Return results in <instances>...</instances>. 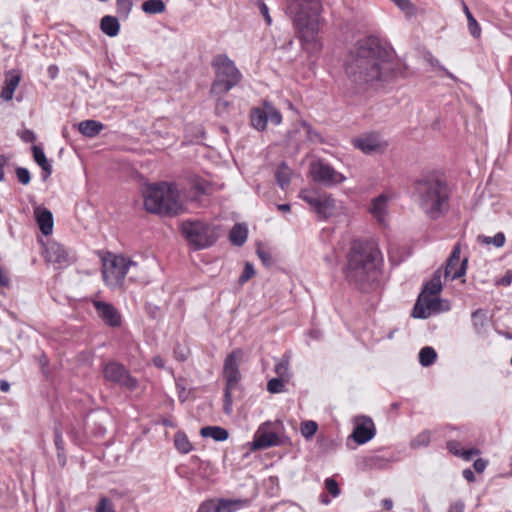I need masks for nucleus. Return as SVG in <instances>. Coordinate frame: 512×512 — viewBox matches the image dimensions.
I'll use <instances>...</instances> for the list:
<instances>
[{"mask_svg": "<svg viewBox=\"0 0 512 512\" xmlns=\"http://www.w3.org/2000/svg\"><path fill=\"white\" fill-rule=\"evenodd\" d=\"M344 70L357 93L392 81L397 75L396 64L379 38L367 36L349 49Z\"/></svg>", "mask_w": 512, "mask_h": 512, "instance_id": "obj_1", "label": "nucleus"}, {"mask_svg": "<svg viewBox=\"0 0 512 512\" xmlns=\"http://www.w3.org/2000/svg\"><path fill=\"white\" fill-rule=\"evenodd\" d=\"M381 252L371 241L354 240L346 254L345 279L357 289L365 290L377 275Z\"/></svg>", "mask_w": 512, "mask_h": 512, "instance_id": "obj_2", "label": "nucleus"}, {"mask_svg": "<svg viewBox=\"0 0 512 512\" xmlns=\"http://www.w3.org/2000/svg\"><path fill=\"white\" fill-rule=\"evenodd\" d=\"M320 9L319 0H287V12L293 20L301 44L311 54L318 53L322 48L318 36Z\"/></svg>", "mask_w": 512, "mask_h": 512, "instance_id": "obj_3", "label": "nucleus"}, {"mask_svg": "<svg viewBox=\"0 0 512 512\" xmlns=\"http://www.w3.org/2000/svg\"><path fill=\"white\" fill-rule=\"evenodd\" d=\"M414 196L420 209L431 220H438L449 211L451 190L446 180L434 173L415 180Z\"/></svg>", "mask_w": 512, "mask_h": 512, "instance_id": "obj_4", "label": "nucleus"}, {"mask_svg": "<svg viewBox=\"0 0 512 512\" xmlns=\"http://www.w3.org/2000/svg\"><path fill=\"white\" fill-rule=\"evenodd\" d=\"M144 207L148 212L173 216L182 211L179 193L174 184H149L143 191Z\"/></svg>", "mask_w": 512, "mask_h": 512, "instance_id": "obj_5", "label": "nucleus"}, {"mask_svg": "<svg viewBox=\"0 0 512 512\" xmlns=\"http://www.w3.org/2000/svg\"><path fill=\"white\" fill-rule=\"evenodd\" d=\"M211 65L215 73V79L210 88L212 96L225 95L242 79L241 72L227 55H217Z\"/></svg>", "mask_w": 512, "mask_h": 512, "instance_id": "obj_6", "label": "nucleus"}, {"mask_svg": "<svg viewBox=\"0 0 512 512\" xmlns=\"http://www.w3.org/2000/svg\"><path fill=\"white\" fill-rule=\"evenodd\" d=\"M181 233L194 250L209 248L218 239L217 227L200 220L182 222Z\"/></svg>", "mask_w": 512, "mask_h": 512, "instance_id": "obj_7", "label": "nucleus"}, {"mask_svg": "<svg viewBox=\"0 0 512 512\" xmlns=\"http://www.w3.org/2000/svg\"><path fill=\"white\" fill-rule=\"evenodd\" d=\"M244 352L242 349H235L229 353L223 365V377L225 379L224 389V410L229 413L232 406V391L237 387L241 380V373L239 370Z\"/></svg>", "mask_w": 512, "mask_h": 512, "instance_id": "obj_8", "label": "nucleus"}, {"mask_svg": "<svg viewBox=\"0 0 512 512\" xmlns=\"http://www.w3.org/2000/svg\"><path fill=\"white\" fill-rule=\"evenodd\" d=\"M308 173L314 183L327 188L338 186L346 180V176L335 170L324 159H316L310 162Z\"/></svg>", "mask_w": 512, "mask_h": 512, "instance_id": "obj_9", "label": "nucleus"}, {"mask_svg": "<svg viewBox=\"0 0 512 512\" xmlns=\"http://www.w3.org/2000/svg\"><path fill=\"white\" fill-rule=\"evenodd\" d=\"M300 198L317 214L319 219H328L338 213L339 206L330 194H318L313 191H302Z\"/></svg>", "mask_w": 512, "mask_h": 512, "instance_id": "obj_10", "label": "nucleus"}, {"mask_svg": "<svg viewBox=\"0 0 512 512\" xmlns=\"http://www.w3.org/2000/svg\"><path fill=\"white\" fill-rule=\"evenodd\" d=\"M131 266H136V263L124 256H114L104 264L103 278L106 284L112 288L120 287Z\"/></svg>", "mask_w": 512, "mask_h": 512, "instance_id": "obj_11", "label": "nucleus"}, {"mask_svg": "<svg viewBox=\"0 0 512 512\" xmlns=\"http://www.w3.org/2000/svg\"><path fill=\"white\" fill-rule=\"evenodd\" d=\"M103 373L105 379L130 391H134L138 387L137 379L131 376L125 366L118 362H109L106 364Z\"/></svg>", "mask_w": 512, "mask_h": 512, "instance_id": "obj_12", "label": "nucleus"}, {"mask_svg": "<svg viewBox=\"0 0 512 512\" xmlns=\"http://www.w3.org/2000/svg\"><path fill=\"white\" fill-rule=\"evenodd\" d=\"M355 148L361 150L365 154L383 153L388 147V143L377 132L363 133L359 137L352 140Z\"/></svg>", "mask_w": 512, "mask_h": 512, "instance_id": "obj_13", "label": "nucleus"}, {"mask_svg": "<svg viewBox=\"0 0 512 512\" xmlns=\"http://www.w3.org/2000/svg\"><path fill=\"white\" fill-rule=\"evenodd\" d=\"M461 244L456 243L452 249L450 256L446 261L444 276L450 277L452 280L461 278L466 274L468 258H464L460 262Z\"/></svg>", "mask_w": 512, "mask_h": 512, "instance_id": "obj_14", "label": "nucleus"}, {"mask_svg": "<svg viewBox=\"0 0 512 512\" xmlns=\"http://www.w3.org/2000/svg\"><path fill=\"white\" fill-rule=\"evenodd\" d=\"M376 433L375 425L371 418L361 416L356 418L354 429L350 437L358 445H363L371 440Z\"/></svg>", "mask_w": 512, "mask_h": 512, "instance_id": "obj_15", "label": "nucleus"}, {"mask_svg": "<svg viewBox=\"0 0 512 512\" xmlns=\"http://www.w3.org/2000/svg\"><path fill=\"white\" fill-rule=\"evenodd\" d=\"M285 444V441L277 433L262 426L256 431L253 441L246 444V448H266Z\"/></svg>", "mask_w": 512, "mask_h": 512, "instance_id": "obj_16", "label": "nucleus"}, {"mask_svg": "<svg viewBox=\"0 0 512 512\" xmlns=\"http://www.w3.org/2000/svg\"><path fill=\"white\" fill-rule=\"evenodd\" d=\"M93 306L98 316L106 325L110 327H119L121 325V314L111 303L94 300Z\"/></svg>", "mask_w": 512, "mask_h": 512, "instance_id": "obj_17", "label": "nucleus"}, {"mask_svg": "<svg viewBox=\"0 0 512 512\" xmlns=\"http://www.w3.org/2000/svg\"><path fill=\"white\" fill-rule=\"evenodd\" d=\"M46 259L59 267L68 266L74 261L69 251L63 245L55 242L47 246Z\"/></svg>", "mask_w": 512, "mask_h": 512, "instance_id": "obj_18", "label": "nucleus"}, {"mask_svg": "<svg viewBox=\"0 0 512 512\" xmlns=\"http://www.w3.org/2000/svg\"><path fill=\"white\" fill-rule=\"evenodd\" d=\"M388 211V196L380 194L371 201L369 212L380 223H385V217Z\"/></svg>", "mask_w": 512, "mask_h": 512, "instance_id": "obj_19", "label": "nucleus"}, {"mask_svg": "<svg viewBox=\"0 0 512 512\" xmlns=\"http://www.w3.org/2000/svg\"><path fill=\"white\" fill-rule=\"evenodd\" d=\"M34 214H35L36 221H37L40 231L45 236L50 235L53 230L52 212L50 210H48L47 208L38 206L35 208Z\"/></svg>", "mask_w": 512, "mask_h": 512, "instance_id": "obj_20", "label": "nucleus"}, {"mask_svg": "<svg viewBox=\"0 0 512 512\" xmlns=\"http://www.w3.org/2000/svg\"><path fill=\"white\" fill-rule=\"evenodd\" d=\"M21 76L18 72L12 70L6 74L4 86L1 91V98L4 101H10L13 98L14 92L18 87Z\"/></svg>", "mask_w": 512, "mask_h": 512, "instance_id": "obj_21", "label": "nucleus"}, {"mask_svg": "<svg viewBox=\"0 0 512 512\" xmlns=\"http://www.w3.org/2000/svg\"><path fill=\"white\" fill-rule=\"evenodd\" d=\"M33 159L42 169V179L47 180L52 174V165L46 158L43 149L37 145L32 147Z\"/></svg>", "mask_w": 512, "mask_h": 512, "instance_id": "obj_22", "label": "nucleus"}, {"mask_svg": "<svg viewBox=\"0 0 512 512\" xmlns=\"http://www.w3.org/2000/svg\"><path fill=\"white\" fill-rule=\"evenodd\" d=\"M249 501L247 499H217L216 512H236L241 508L247 506Z\"/></svg>", "mask_w": 512, "mask_h": 512, "instance_id": "obj_23", "label": "nucleus"}, {"mask_svg": "<svg viewBox=\"0 0 512 512\" xmlns=\"http://www.w3.org/2000/svg\"><path fill=\"white\" fill-rule=\"evenodd\" d=\"M100 29L105 35L109 37L117 36L120 30L118 18L111 15L102 17L100 21Z\"/></svg>", "mask_w": 512, "mask_h": 512, "instance_id": "obj_24", "label": "nucleus"}, {"mask_svg": "<svg viewBox=\"0 0 512 512\" xmlns=\"http://www.w3.org/2000/svg\"><path fill=\"white\" fill-rule=\"evenodd\" d=\"M250 121L256 130L264 131L268 123L265 106L263 108H253L250 112Z\"/></svg>", "mask_w": 512, "mask_h": 512, "instance_id": "obj_25", "label": "nucleus"}, {"mask_svg": "<svg viewBox=\"0 0 512 512\" xmlns=\"http://www.w3.org/2000/svg\"><path fill=\"white\" fill-rule=\"evenodd\" d=\"M103 124L96 120H84L79 123V131L86 137H95L103 129Z\"/></svg>", "mask_w": 512, "mask_h": 512, "instance_id": "obj_26", "label": "nucleus"}, {"mask_svg": "<svg viewBox=\"0 0 512 512\" xmlns=\"http://www.w3.org/2000/svg\"><path fill=\"white\" fill-rule=\"evenodd\" d=\"M200 434L204 438H212L215 441H224L228 438L229 433L225 428L220 426H206L201 428Z\"/></svg>", "mask_w": 512, "mask_h": 512, "instance_id": "obj_27", "label": "nucleus"}, {"mask_svg": "<svg viewBox=\"0 0 512 512\" xmlns=\"http://www.w3.org/2000/svg\"><path fill=\"white\" fill-rule=\"evenodd\" d=\"M248 236L247 227L243 224H235L229 233V239L235 246H242Z\"/></svg>", "mask_w": 512, "mask_h": 512, "instance_id": "obj_28", "label": "nucleus"}, {"mask_svg": "<svg viewBox=\"0 0 512 512\" xmlns=\"http://www.w3.org/2000/svg\"><path fill=\"white\" fill-rule=\"evenodd\" d=\"M291 175L292 171L289 166L285 162L280 163L275 172V179L281 189H285L289 186Z\"/></svg>", "mask_w": 512, "mask_h": 512, "instance_id": "obj_29", "label": "nucleus"}, {"mask_svg": "<svg viewBox=\"0 0 512 512\" xmlns=\"http://www.w3.org/2000/svg\"><path fill=\"white\" fill-rule=\"evenodd\" d=\"M472 326L477 334H482L487 325V315L482 309H477L471 315Z\"/></svg>", "mask_w": 512, "mask_h": 512, "instance_id": "obj_30", "label": "nucleus"}, {"mask_svg": "<svg viewBox=\"0 0 512 512\" xmlns=\"http://www.w3.org/2000/svg\"><path fill=\"white\" fill-rule=\"evenodd\" d=\"M442 290L441 278L439 271H436L433 275L432 279L425 283L422 293L420 297L424 294L428 295H437Z\"/></svg>", "mask_w": 512, "mask_h": 512, "instance_id": "obj_31", "label": "nucleus"}, {"mask_svg": "<svg viewBox=\"0 0 512 512\" xmlns=\"http://www.w3.org/2000/svg\"><path fill=\"white\" fill-rule=\"evenodd\" d=\"M463 10H464V13L467 18L468 30H469L470 35L475 39H479L481 37V32H482L479 23L477 22L475 17L472 15L468 6L465 3H463Z\"/></svg>", "mask_w": 512, "mask_h": 512, "instance_id": "obj_32", "label": "nucleus"}, {"mask_svg": "<svg viewBox=\"0 0 512 512\" xmlns=\"http://www.w3.org/2000/svg\"><path fill=\"white\" fill-rule=\"evenodd\" d=\"M165 3L163 0H146L142 4V10L146 14H161L165 11Z\"/></svg>", "mask_w": 512, "mask_h": 512, "instance_id": "obj_33", "label": "nucleus"}, {"mask_svg": "<svg viewBox=\"0 0 512 512\" xmlns=\"http://www.w3.org/2000/svg\"><path fill=\"white\" fill-rule=\"evenodd\" d=\"M437 358V353L434 348L426 346L419 352V362L423 367L432 365Z\"/></svg>", "mask_w": 512, "mask_h": 512, "instance_id": "obj_34", "label": "nucleus"}, {"mask_svg": "<svg viewBox=\"0 0 512 512\" xmlns=\"http://www.w3.org/2000/svg\"><path fill=\"white\" fill-rule=\"evenodd\" d=\"M300 126L304 129L308 141L319 144L324 143V138L322 137V135L317 130H315L309 123H307L306 121H301Z\"/></svg>", "mask_w": 512, "mask_h": 512, "instance_id": "obj_35", "label": "nucleus"}, {"mask_svg": "<svg viewBox=\"0 0 512 512\" xmlns=\"http://www.w3.org/2000/svg\"><path fill=\"white\" fill-rule=\"evenodd\" d=\"M421 299H422V297L419 296V300L417 301V303L415 304V306H414V308L412 310V316L414 318H422V319L426 318L428 316L427 313H426V308L432 309L435 306V303H436L435 299H429L426 302V307H424L420 303Z\"/></svg>", "mask_w": 512, "mask_h": 512, "instance_id": "obj_36", "label": "nucleus"}, {"mask_svg": "<svg viewBox=\"0 0 512 512\" xmlns=\"http://www.w3.org/2000/svg\"><path fill=\"white\" fill-rule=\"evenodd\" d=\"M478 242L486 245L493 244L495 247L500 248L505 244V235L502 232H498L493 237L479 235Z\"/></svg>", "mask_w": 512, "mask_h": 512, "instance_id": "obj_37", "label": "nucleus"}, {"mask_svg": "<svg viewBox=\"0 0 512 512\" xmlns=\"http://www.w3.org/2000/svg\"><path fill=\"white\" fill-rule=\"evenodd\" d=\"M133 7L132 0H116V11L120 18H128Z\"/></svg>", "mask_w": 512, "mask_h": 512, "instance_id": "obj_38", "label": "nucleus"}, {"mask_svg": "<svg viewBox=\"0 0 512 512\" xmlns=\"http://www.w3.org/2000/svg\"><path fill=\"white\" fill-rule=\"evenodd\" d=\"M265 109L267 114V121L274 125H279L282 122V115L278 109L268 102H265Z\"/></svg>", "mask_w": 512, "mask_h": 512, "instance_id": "obj_39", "label": "nucleus"}, {"mask_svg": "<svg viewBox=\"0 0 512 512\" xmlns=\"http://www.w3.org/2000/svg\"><path fill=\"white\" fill-rule=\"evenodd\" d=\"M318 430V424L313 420H307L301 423V433L305 438H311Z\"/></svg>", "mask_w": 512, "mask_h": 512, "instance_id": "obj_40", "label": "nucleus"}, {"mask_svg": "<svg viewBox=\"0 0 512 512\" xmlns=\"http://www.w3.org/2000/svg\"><path fill=\"white\" fill-rule=\"evenodd\" d=\"M430 443V431L424 430L419 433L411 442L412 448H419L421 446H428Z\"/></svg>", "mask_w": 512, "mask_h": 512, "instance_id": "obj_41", "label": "nucleus"}, {"mask_svg": "<svg viewBox=\"0 0 512 512\" xmlns=\"http://www.w3.org/2000/svg\"><path fill=\"white\" fill-rule=\"evenodd\" d=\"M284 387V381L280 377L272 378L267 383V390L272 394L283 392Z\"/></svg>", "mask_w": 512, "mask_h": 512, "instance_id": "obj_42", "label": "nucleus"}, {"mask_svg": "<svg viewBox=\"0 0 512 512\" xmlns=\"http://www.w3.org/2000/svg\"><path fill=\"white\" fill-rule=\"evenodd\" d=\"M254 274H255V269H254L253 265L250 262H246L244 269L238 279L239 284L243 285L248 280H250L254 276Z\"/></svg>", "mask_w": 512, "mask_h": 512, "instance_id": "obj_43", "label": "nucleus"}, {"mask_svg": "<svg viewBox=\"0 0 512 512\" xmlns=\"http://www.w3.org/2000/svg\"><path fill=\"white\" fill-rule=\"evenodd\" d=\"M15 172H16L17 179L21 184L27 185L30 183L31 176H30V172L27 168L18 167V168H16Z\"/></svg>", "mask_w": 512, "mask_h": 512, "instance_id": "obj_44", "label": "nucleus"}, {"mask_svg": "<svg viewBox=\"0 0 512 512\" xmlns=\"http://www.w3.org/2000/svg\"><path fill=\"white\" fill-rule=\"evenodd\" d=\"M325 488L333 497H337L340 495L341 491L338 486V483L333 478H327L325 480Z\"/></svg>", "mask_w": 512, "mask_h": 512, "instance_id": "obj_45", "label": "nucleus"}, {"mask_svg": "<svg viewBox=\"0 0 512 512\" xmlns=\"http://www.w3.org/2000/svg\"><path fill=\"white\" fill-rule=\"evenodd\" d=\"M426 60L428 61V63L435 67V68H438L439 70L443 71L448 77L454 79V75L452 73H450L443 65H441V63L439 62L438 59H436L432 54H428L426 56Z\"/></svg>", "mask_w": 512, "mask_h": 512, "instance_id": "obj_46", "label": "nucleus"}, {"mask_svg": "<svg viewBox=\"0 0 512 512\" xmlns=\"http://www.w3.org/2000/svg\"><path fill=\"white\" fill-rule=\"evenodd\" d=\"M364 466L370 468H382L385 466V460L377 456H370L365 459Z\"/></svg>", "mask_w": 512, "mask_h": 512, "instance_id": "obj_47", "label": "nucleus"}, {"mask_svg": "<svg viewBox=\"0 0 512 512\" xmlns=\"http://www.w3.org/2000/svg\"><path fill=\"white\" fill-rule=\"evenodd\" d=\"M216 99L215 111L217 115H221L226 112L229 102L222 98V96H213Z\"/></svg>", "mask_w": 512, "mask_h": 512, "instance_id": "obj_48", "label": "nucleus"}, {"mask_svg": "<svg viewBox=\"0 0 512 512\" xmlns=\"http://www.w3.org/2000/svg\"><path fill=\"white\" fill-rule=\"evenodd\" d=\"M481 450H453L454 455L461 457L466 461H470L474 456H477Z\"/></svg>", "mask_w": 512, "mask_h": 512, "instance_id": "obj_49", "label": "nucleus"}, {"mask_svg": "<svg viewBox=\"0 0 512 512\" xmlns=\"http://www.w3.org/2000/svg\"><path fill=\"white\" fill-rule=\"evenodd\" d=\"M217 499L204 501L198 508L197 512H216Z\"/></svg>", "mask_w": 512, "mask_h": 512, "instance_id": "obj_50", "label": "nucleus"}, {"mask_svg": "<svg viewBox=\"0 0 512 512\" xmlns=\"http://www.w3.org/2000/svg\"><path fill=\"white\" fill-rule=\"evenodd\" d=\"M175 446L176 448H191L187 436L182 432L175 435Z\"/></svg>", "mask_w": 512, "mask_h": 512, "instance_id": "obj_51", "label": "nucleus"}, {"mask_svg": "<svg viewBox=\"0 0 512 512\" xmlns=\"http://www.w3.org/2000/svg\"><path fill=\"white\" fill-rule=\"evenodd\" d=\"M257 255L260 258V260L262 261L263 265H265L266 267H269L270 265H272V263H273L272 256L268 251H266L264 249H257Z\"/></svg>", "mask_w": 512, "mask_h": 512, "instance_id": "obj_52", "label": "nucleus"}, {"mask_svg": "<svg viewBox=\"0 0 512 512\" xmlns=\"http://www.w3.org/2000/svg\"><path fill=\"white\" fill-rule=\"evenodd\" d=\"M257 6L260 10L261 15L264 17L266 23L268 25H270L272 22V19L270 17L269 9H268L267 5L265 4V2L263 0H257Z\"/></svg>", "mask_w": 512, "mask_h": 512, "instance_id": "obj_53", "label": "nucleus"}, {"mask_svg": "<svg viewBox=\"0 0 512 512\" xmlns=\"http://www.w3.org/2000/svg\"><path fill=\"white\" fill-rule=\"evenodd\" d=\"M512 283V270H507L504 276L496 280V285L507 287Z\"/></svg>", "mask_w": 512, "mask_h": 512, "instance_id": "obj_54", "label": "nucleus"}, {"mask_svg": "<svg viewBox=\"0 0 512 512\" xmlns=\"http://www.w3.org/2000/svg\"><path fill=\"white\" fill-rule=\"evenodd\" d=\"M401 10L410 12L413 5L410 0H392Z\"/></svg>", "mask_w": 512, "mask_h": 512, "instance_id": "obj_55", "label": "nucleus"}, {"mask_svg": "<svg viewBox=\"0 0 512 512\" xmlns=\"http://www.w3.org/2000/svg\"><path fill=\"white\" fill-rule=\"evenodd\" d=\"M288 371V362H279L275 366V372L276 374L282 378Z\"/></svg>", "mask_w": 512, "mask_h": 512, "instance_id": "obj_56", "label": "nucleus"}, {"mask_svg": "<svg viewBox=\"0 0 512 512\" xmlns=\"http://www.w3.org/2000/svg\"><path fill=\"white\" fill-rule=\"evenodd\" d=\"M488 461L479 458L474 461L473 468L477 473H482L487 467Z\"/></svg>", "mask_w": 512, "mask_h": 512, "instance_id": "obj_57", "label": "nucleus"}, {"mask_svg": "<svg viewBox=\"0 0 512 512\" xmlns=\"http://www.w3.org/2000/svg\"><path fill=\"white\" fill-rule=\"evenodd\" d=\"M21 139L26 143H32L36 140V135L32 130H24L21 134Z\"/></svg>", "mask_w": 512, "mask_h": 512, "instance_id": "obj_58", "label": "nucleus"}, {"mask_svg": "<svg viewBox=\"0 0 512 512\" xmlns=\"http://www.w3.org/2000/svg\"><path fill=\"white\" fill-rule=\"evenodd\" d=\"M448 512H464V503L460 500L452 503Z\"/></svg>", "mask_w": 512, "mask_h": 512, "instance_id": "obj_59", "label": "nucleus"}, {"mask_svg": "<svg viewBox=\"0 0 512 512\" xmlns=\"http://www.w3.org/2000/svg\"><path fill=\"white\" fill-rule=\"evenodd\" d=\"M462 475H463V477H464L468 482H470V483H472V482H474V481H475V475H474V472H473L471 469H469V468L464 469V470L462 471Z\"/></svg>", "mask_w": 512, "mask_h": 512, "instance_id": "obj_60", "label": "nucleus"}, {"mask_svg": "<svg viewBox=\"0 0 512 512\" xmlns=\"http://www.w3.org/2000/svg\"><path fill=\"white\" fill-rule=\"evenodd\" d=\"M7 164V158L3 155L0 156V182L4 180V167Z\"/></svg>", "mask_w": 512, "mask_h": 512, "instance_id": "obj_61", "label": "nucleus"}, {"mask_svg": "<svg viewBox=\"0 0 512 512\" xmlns=\"http://www.w3.org/2000/svg\"><path fill=\"white\" fill-rule=\"evenodd\" d=\"M10 283L9 277L2 271L0 268V285L3 287H7Z\"/></svg>", "mask_w": 512, "mask_h": 512, "instance_id": "obj_62", "label": "nucleus"}, {"mask_svg": "<svg viewBox=\"0 0 512 512\" xmlns=\"http://www.w3.org/2000/svg\"><path fill=\"white\" fill-rule=\"evenodd\" d=\"M381 505L385 510L389 511L393 508V501L389 498H386L381 501Z\"/></svg>", "mask_w": 512, "mask_h": 512, "instance_id": "obj_63", "label": "nucleus"}, {"mask_svg": "<svg viewBox=\"0 0 512 512\" xmlns=\"http://www.w3.org/2000/svg\"><path fill=\"white\" fill-rule=\"evenodd\" d=\"M57 458H58L59 465H60L61 467H64V466H65V464H66V456H65V454H64L63 452H60V451L58 450V452H57Z\"/></svg>", "mask_w": 512, "mask_h": 512, "instance_id": "obj_64", "label": "nucleus"}]
</instances>
